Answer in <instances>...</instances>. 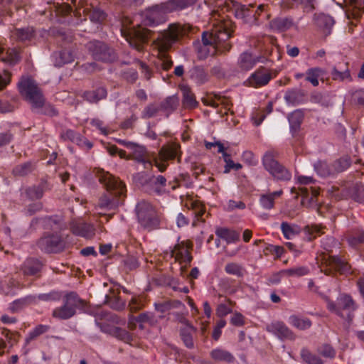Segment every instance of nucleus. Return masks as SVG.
Listing matches in <instances>:
<instances>
[{"instance_id":"nucleus-56","label":"nucleus","mask_w":364,"mask_h":364,"mask_svg":"<svg viewBox=\"0 0 364 364\" xmlns=\"http://www.w3.org/2000/svg\"><path fill=\"white\" fill-rule=\"evenodd\" d=\"M297 181L301 185H310L314 183V181L312 177L299 176L297 177Z\"/></svg>"},{"instance_id":"nucleus-13","label":"nucleus","mask_w":364,"mask_h":364,"mask_svg":"<svg viewBox=\"0 0 364 364\" xmlns=\"http://www.w3.org/2000/svg\"><path fill=\"white\" fill-rule=\"evenodd\" d=\"M110 198L109 195H105L100 198L97 208L99 214H105V211L115 209L121 203L119 199H111Z\"/></svg>"},{"instance_id":"nucleus-21","label":"nucleus","mask_w":364,"mask_h":364,"mask_svg":"<svg viewBox=\"0 0 364 364\" xmlns=\"http://www.w3.org/2000/svg\"><path fill=\"white\" fill-rule=\"evenodd\" d=\"M41 268V264L38 259H26L21 268L25 275H33L37 273Z\"/></svg>"},{"instance_id":"nucleus-37","label":"nucleus","mask_w":364,"mask_h":364,"mask_svg":"<svg viewBox=\"0 0 364 364\" xmlns=\"http://www.w3.org/2000/svg\"><path fill=\"white\" fill-rule=\"evenodd\" d=\"M332 76L334 80H348L350 77V72L348 68L338 70L336 68H334L332 71Z\"/></svg>"},{"instance_id":"nucleus-3","label":"nucleus","mask_w":364,"mask_h":364,"mask_svg":"<svg viewBox=\"0 0 364 364\" xmlns=\"http://www.w3.org/2000/svg\"><path fill=\"white\" fill-rule=\"evenodd\" d=\"M21 95L34 108H40L44 103V98L36 82L28 76H23L18 83Z\"/></svg>"},{"instance_id":"nucleus-46","label":"nucleus","mask_w":364,"mask_h":364,"mask_svg":"<svg viewBox=\"0 0 364 364\" xmlns=\"http://www.w3.org/2000/svg\"><path fill=\"white\" fill-rule=\"evenodd\" d=\"M62 136L65 139H68L73 142L79 143L81 141L80 136L77 134L73 130H67Z\"/></svg>"},{"instance_id":"nucleus-29","label":"nucleus","mask_w":364,"mask_h":364,"mask_svg":"<svg viewBox=\"0 0 364 364\" xmlns=\"http://www.w3.org/2000/svg\"><path fill=\"white\" fill-rule=\"evenodd\" d=\"M281 229L284 236L289 240L294 238L299 232V228L296 225H291L287 223H282Z\"/></svg>"},{"instance_id":"nucleus-4","label":"nucleus","mask_w":364,"mask_h":364,"mask_svg":"<svg viewBox=\"0 0 364 364\" xmlns=\"http://www.w3.org/2000/svg\"><path fill=\"white\" fill-rule=\"evenodd\" d=\"M136 211L138 221L140 225L148 230L156 228L159 225V220L153 206L148 202H139Z\"/></svg>"},{"instance_id":"nucleus-6","label":"nucleus","mask_w":364,"mask_h":364,"mask_svg":"<svg viewBox=\"0 0 364 364\" xmlns=\"http://www.w3.org/2000/svg\"><path fill=\"white\" fill-rule=\"evenodd\" d=\"M264 168L277 180L289 181L291 178V173L279 164L270 152L266 153L262 159Z\"/></svg>"},{"instance_id":"nucleus-28","label":"nucleus","mask_w":364,"mask_h":364,"mask_svg":"<svg viewBox=\"0 0 364 364\" xmlns=\"http://www.w3.org/2000/svg\"><path fill=\"white\" fill-rule=\"evenodd\" d=\"M181 90L183 97V105L186 107L191 108L196 107L197 105V102L190 89L186 86H183L181 87Z\"/></svg>"},{"instance_id":"nucleus-41","label":"nucleus","mask_w":364,"mask_h":364,"mask_svg":"<svg viewBox=\"0 0 364 364\" xmlns=\"http://www.w3.org/2000/svg\"><path fill=\"white\" fill-rule=\"evenodd\" d=\"M151 315L149 314H141L136 318H133L130 319V323H132L134 320L136 323H139V328H142V323L145 322H150Z\"/></svg>"},{"instance_id":"nucleus-27","label":"nucleus","mask_w":364,"mask_h":364,"mask_svg":"<svg viewBox=\"0 0 364 364\" xmlns=\"http://www.w3.org/2000/svg\"><path fill=\"white\" fill-rule=\"evenodd\" d=\"M302 119L303 113L301 111L295 110L291 112L288 117L290 129L296 131L299 127Z\"/></svg>"},{"instance_id":"nucleus-2","label":"nucleus","mask_w":364,"mask_h":364,"mask_svg":"<svg viewBox=\"0 0 364 364\" xmlns=\"http://www.w3.org/2000/svg\"><path fill=\"white\" fill-rule=\"evenodd\" d=\"M229 26L228 22H221L215 26L211 32L203 33L202 44L197 48L199 58H205L216 53L218 45L230 37L231 33Z\"/></svg>"},{"instance_id":"nucleus-14","label":"nucleus","mask_w":364,"mask_h":364,"mask_svg":"<svg viewBox=\"0 0 364 364\" xmlns=\"http://www.w3.org/2000/svg\"><path fill=\"white\" fill-rule=\"evenodd\" d=\"M39 246L46 252H56L60 247V239L57 235L44 237L40 240Z\"/></svg>"},{"instance_id":"nucleus-52","label":"nucleus","mask_w":364,"mask_h":364,"mask_svg":"<svg viewBox=\"0 0 364 364\" xmlns=\"http://www.w3.org/2000/svg\"><path fill=\"white\" fill-rule=\"evenodd\" d=\"M245 208V203L241 201L237 202L232 200H230L228 203V208L230 210H233L234 208L244 209Z\"/></svg>"},{"instance_id":"nucleus-20","label":"nucleus","mask_w":364,"mask_h":364,"mask_svg":"<svg viewBox=\"0 0 364 364\" xmlns=\"http://www.w3.org/2000/svg\"><path fill=\"white\" fill-rule=\"evenodd\" d=\"M259 62V58L250 53H243L239 59V65L241 69L249 70Z\"/></svg>"},{"instance_id":"nucleus-64","label":"nucleus","mask_w":364,"mask_h":364,"mask_svg":"<svg viewBox=\"0 0 364 364\" xmlns=\"http://www.w3.org/2000/svg\"><path fill=\"white\" fill-rule=\"evenodd\" d=\"M355 100H357L358 103L360 105L364 104V92L363 91H358L355 93L354 95Z\"/></svg>"},{"instance_id":"nucleus-38","label":"nucleus","mask_w":364,"mask_h":364,"mask_svg":"<svg viewBox=\"0 0 364 364\" xmlns=\"http://www.w3.org/2000/svg\"><path fill=\"white\" fill-rule=\"evenodd\" d=\"M301 356L309 364H323L321 360L316 355H312L307 350H302Z\"/></svg>"},{"instance_id":"nucleus-25","label":"nucleus","mask_w":364,"mask_h":364,"mask_svg":"<svg viewBox=\"0 0 364 364\" xmlns=\"http://www.w3.org/2000/svg\"><path fill=\"white\" fill-rule=\"evenodd\" d=\"M289 322L291 325L300 330H305L311 326L309 319L297 316H291L289 317Z\"/></svg>"},{"instance_id":"nucleus-32","label":"nucleus","mask_w":364,"mask_h":364,"mask_svg":"<svg viewBox=\"0 0 364 364\" xmlns=\"http://www.w3.org/2000/svg\"><path fill=\"white\" fill-rule=\"evenodd\" d=\"M323 70L318 68H311L306 72V80L314 86L318 85V78L323 74Z\"/></svg>"},{"instance_id":"nucleus-57","label":"nucleus","mask_w":364,"mask_h":364,"mask_svg":"<svg viewBox=\"0 0 364 364\" xmlns=\"http://www.w3.org/2000/svg\"><path fill=\"white\" fill-rule=\"evenodd\" d=\"M181 336H182V339H183L185 345L188 348H191L193 347V341L192 337L189 334L182 332Z\"/></svg>"},{"instance_id":"nucleus-18","label":"nucleus","mask_w":364,"mask_h":364,"mask_svg":"<svg viewBox=\"0 0 364 364\" xmlns=\"http://www.w3.org/2000/svg\"><path fill=\"white\" fill-rule=\"evenodd\" d=\"M282 193V191H278L261 195L259 198V204L261 207L265 210L272 209L274 205L275 198L279 197Z\"/></svg>"},{"instance_id":"nucleus-10","label":"nucleus","mask_w":364,"mask_h":364,"mask_svg":"<svg viewBox=\"0 0 364 364\" xmlns=\"http://www.w3.org/2000/svg\"><path fill=\"white\" fill-rule=\"evenodd\" d=\"M272 79V74L269 70L260 68L255 70L245 82V85L253 87L265 86Z\"/></svg>"},{"instance_id":"nucleus-31","label":"nucleus","mask_w":364,"mask_h":364,"mask_svg":"<svg viewBox=\"0 0 364 364\" xmlns=\"http://www.w3.org/2000/svg\"><path fill=\"white\" fill-rule=\"evenodd\" d=\"M73 60V53L70 50H63L58 54V58H56L55 64L57 66H61L64 64L72 63Z\"/></svg>"},{"instance_id":"nucleus-54","label":"nucleus","mask_w":364,"mask_h":364,"mask_svg":"<svg viewBox=\"0 0 364 364\" xmlns=\"http://www.w3.org/2000/svg\"><path fill=\"white\" fill-rule=\"evenodd\" d=\"M157 111L158 109L155 105H150L144 109L143 114L146 117H151L154 116Z\"/></svg>"},{"instance_id":"nucleus-42","label":"nucleus","mask_w":364,"mask_h":364,"mask_svg":"<svg viewBox=\"0 0 364 364\" xmlns=\"http://www.w3.org/2000/svg\"><path fill=\"white\" fill-rule=\"evenodd\" d=\"M319 353L327 358H333L335 355L334 349L329 345H323L319 348Z\"/></svg>"},{"instance_id":"nucleus-34","label":"nucleus","mask_w":364,"mask_h":364,"mask_svg":"<svg viewBox=\"0 0 364 364\" xmlns=\"http://www.w3.org/2000/svg\"><path fill=\"white\" fill-rule=\"evenodd\" d=\"M1 60L9 65H14L19 60V54L16 49H9L6 52V55L3 56Z\"/></svg>"},{"instance_id":"nucleus-63","label":"nucleus","mask_w":364,"mask_h":364,"mask_svg":"<svg viewBox=\"0 0 364 364\" xmlns=\"http://www.w3.org/2000/svg\"><path fill=\"white\" fill-rule=\"evenodd\" d=\"M11 136L9 134H0V146L8 144L11 141Z\"/></svg>"},{"instance_id":"nucleus-23","label":"nucleus","mask_w":364,"mask_h":364,"mask_svg":"<svg viewBox=\"0 0 364 364\" xmlns=\"http://www.w3.org/2000/svg\"><path fill=\"white\" fill-rule=\"evenodd\" d=\"M210 356L213 360L217 361L232 363L234 360V357L230 353L221 348L213 350L210 353Z\"/></svg>"},{"instance_id":"nucleus-40","label":"nucleus","mask_w":364,"mask_h":364,"mask_svg":"<svg viewBox=\"0 0 364 364\" xmlns=\"http://www.w3.org/2000/svg\"><path fill=\"white\" fill-rule=\"evenodd\" d=\"M335 268L342 273H346L350 269L349 265L340 258L335 259Z\"/></svg>"},{"instance_id":"nucleus-59","label":"nucleus","mask_w":364,"mask_h":364,"mask_svg":"<svg viewBox=\"0 0 364 364\" xmlns=\"http://www.w3.org/2000/svg\"><path fill=\"white\" fill-rule=\"evenodd\" d=\"M242 157H243L244 160L249 164H251V165L255 164V157L252 152L245 151L243 153Z\"/></svg>"},{"instance_id":"nucleus-9","label":"nucleus","mask_w":364,"mask_h":364,"mask_svg":"<svg viewBox=\"0 0 364 364\" xmlns=\"http://www.w3.org/2000/svg\"><path fill=\"white\" fill-rule=\"evenodd\" d=\"M88 49L92 53L93 58L97 60L112 61L115 58L112 50L99 41H92L88 44Z\"/></svg>"},{"instance_id":"nucleus-39","label":"nucleus","mask_w":364,"mask_h":364,"mask_svg":"<svg viewBox=\"0 0 364 364\" xmlns=\"http://www.w3.org/2000/svg\"><path fill=\"white\" fill-rule=\"evenodd\" d=\"M225 271L230 274H233L237 277L242 275V269L241 267L235 263H230L225 266Z\"/></svg>"},{"instance_id":"nucleus-53","label":"nucleus","mask_w":364,"mask_h":364,"mask_svg":"<svg viewBox=\"0 0 364 364\" xmlns=\"http://www.w3.org/2000/svg\"><path fill=\"white\" fill-rule=\"evenodd\" d=\"M45 331H46V327L45 326H39L36 327L33 331H31L30 333L29 338L26 339L27 342L29 340H31V339L36 337L37 336L41 334Z\"/></svg>"},{"instance_id":"nucleus-36","label":"nucleus","mask_w":364,"mask_h":364,"mask_svg":"<svg viewBox=\"0 0 364 364\" xmlns=\"http://www.w3.org/2000/svg\"><path fill=\"white\" fill-rule=\"evenodd\" d=\"M314 169L317 173L322 177H325L331 173L330 168L324 161H318L315 164Z\"/></svg>"},{"instance_id":"nucleus-19","label":"nucleus","mask_w":364,"mask_h":364,"mask_svg":"<svg viewBox=\"0 0 364 364\" xmlns=\"http://www.w3.org/2000/svg\"><path fill=\"white\" fill-rule=\"evenodd\" d=\"M218 237L225 240L228 243H234L240 238V234L235 230L225 228H219L215 230Z\"/></svg>"},{"instance_id":"nucleus-16","label":"nucleus","mask_w":364,"mask_h":364,"mask_svg":"<svg viewBox=\"0 0 364 364\" xmlns=\"http://www.w3.org/2000/svg\"><path fill=\"white\" fill-rule=\"evenodd\" d=\"M71 228L74 234L86 238H90L94 235L95 230L90 224L74 222Z\"/></svg>"},{"instance_id":"nucleus-17","label":"nucleus","mask_w":364,"mask_h":364,"mask_svg":"<svg viewBox=\"0 0 364 364\" xmlns=\"http://www.w3.org/2000/svg\"><path fill=\"white\" fill-rule=\"evenodd\" d=\"M171 257H175L176 260L189 263L191 260V257L189 255L188 247L183 243L177 244L173 250H171Z\"/></svg>"},{"instance_id":"nucleus-12","label":"nucleus","mask_w":364,"mask_h":364,"mask_svg":"<svg viewBox=\"0 0 364 364\" xmlns=\"http://www.w3.org/2000/svg\"><path fill=\"white\" fill-rule=\"evenodd\" d=\"M177 154L178 151L176 145L163 147L159 153V159L162 161V162L159 163L156 159L155 164L159 168L160 171H164L166 167V164L164 163V161L168 159L175 158L177 156Z\"/></svg>"},{"instance_id":"nucleus-62","label":"nucleus","mask_w":364,"mask_h":364,"mask_svg":"<svg viewBox=\"0 0 364 364\" xmlns=\"http://www.w3.org/2000/svg\"><path fill=\"white\" fill-rule=\"evenodd\" d=\"M321 20L325 22L326 26H332L334 24L333 18L328 15H321Z\"/></svg>"},{"instance_id":"nucleus-11","label":"nucleus","mask_w":364,"mask_h":364,"mask_svg":"<svg viewBox=\"0 0 364 364\" xmlns=\"http://www.w3.org/2000/svg\"><path fill=\"white\" fill-rule=\"evenodd\" d=\"M100 181L106 186L107 189L113 191L116 196H122L125 191L124 183L108 172H103L100 176Z\"/></svg>"},{"instance_id":"nucleus-47","label":"nucleus","mask_w":364,"mask_h":364,"mask_svg":"<svg viewBox=\"0 0 364 364\" xmlns=\"http://www.w3.org/2000/svg\"><path fill=\"white\" fill-rule=\"evenodd\" d=\"M230 309L226 304H221L217 308L216 314L219 317H223L230 313Z\"/></svg>"},{"instance_id":"nucleus-24","label":"nucleus","mask_w":364,"mask_h":364,"mask_svg":"<svg viewBox=\"0 0 364 364\" xmlns=\"http://www.w3.org/2000/svg\"><path fill=\"white\" fill-rule=\"evenodd\" d=\"M191 78L196 84L201 85L207 82L208 75L203 68L196 67L191 70Z\"/></svg>"},{"instance_id":"nucleus-35","label":"nucleus","mask_w":364,"mask_h":364,"mask_svg":"<svg viewBox=\"0 0 364 364\" xmlns=\"http://www.w3.org/2000/svg\"><path fill=\"white\" fill-rule=\"evenodd\" d=\"M284 272L288 277H301L308 274L309 269L305 267H296L287 269H284Z\"/></svg>"},{"instance_id":"nucleus-49","label":"nucleus","mask_w":364,"mask_h":364,"mask_svg":"<svg viewBox=\"0 0 364 364\" xmlns=\"http://www.w3.org/2000/svg\"><path fill=\"white\" fill-rule=\"evenodd\" d=\"M242 168V165L239 163H235L232 159L229 161L225 166L224 172L229 173L231 169L239 170Z\"/></svg>"},{"instance_id":"nucleus-26","label":"nucleus","mask_w":364,"mask_h":364,"mask_svg":"<svg viewBox=\"0 0 364 364\" xmlns=\"http://www.w3.org/2000/svg\"><path fill=\"white\" fill-rule=\"evenodd\" d=\"M107 95V91L103 87H100L94 91L87 92L85 94V99L90 102H97L105 98Z\"/></svg>"},{"instance_id":"nucleus-33","label":"nucleus","mask_w":364,"mask_h":364,"mask_svg":"<svg viewBox=\"0 0 364 364\" xmlns=\"http://www.w3.org/2000/svg\"><path fill=\"white\" fill-rule=\"evenodd\" d=\"M34 33V31L32 28H26L21 29H16L14 32V35L20 41L31 40Z\"/></svg>"},{"instance_id":"nucleus-22","label":"nucleus","mask_w":364,"mask_h":364,"mask_svg":"<svg viewBox=\"0 0 364 364\" xmlns=\"http://www.w3.org/2000/svg\"><path fill=\"white\" fill-rule=\"evenodd\" d=\"M125 145L133 151L134 157L136 161L143 164L147 163L149 165H151L149 161H146V151L144 146H138L131 142H127Z\"/></svg>"},{"instance_id":"nucleus-7","label":"nucleus","mask_w":364,"mask_h":364,"mask_svg":"<svg viewBox=\"0 0 364 364\" xmlns=\"http://www.w3.org/2000/svg\"><path fill=\"white\" fill-rule=\"evenodd\" d=\"M79 303L80 300L75 294H68L64 299L63 305L53 311V316L60 319H67L72 317L75 314Z\"/></svg>"},{"instance_id":"nucleus-58","label":"nucleus","mask_w":364,"mask_h":364,"mask_svg":"<svg viewBox=\"0 0 364 364\" xmlns=\"http://www.w3.org/2000/svg\"><path fill=\"white\" fill-rule=\"evenodd\" d=\"M28 194L33 198H40L43 195V192L38 188H33L28 191Z\"/></svg>"},{"instance_id":"nucleus-50","label":"nucleus","mask_w":364,"mask_h":364,"mask_svg":"<svg viewBox=\"0 0 364 364\" xmlns=\"http://www.w3.org/2000/svg\"><path fill=\"white\" fill-rule=\"evenodd\" d=\"M364 242V234H360L358 237L351 236L348 238V243L350 246L355 247L358 244Z\"/></svg>"},{"instance_id":"nucleus-30","label":"nucleus","mask_w":364,"mask_h":364,"mask_svg":"<svg viewBox=\"0 0 364 364\" xmlns=\"http://www.w3.org/2000/svg\"><path fill=\"white\" fill-rule=\"evenodd\" d=\"M292 26V21L288 18H277L271 22V27L274 30L284 31Z\"/></svg>"},{"instance_id":"nucleus-55","label":"nucleus","mask_w":364,"mask_h":364,"mask_svg":"<svg viewBox=\"0 0 364 364\" xmlns=\"http://www.w3.org/2000/svg\"><path fill=\"white\" fill-rule=\"evenodd\" d=\"M105 17V14L100 10H95L90 15L91 21H100Z\"/></svg>"},{"instance_id":"nucleus-61","label":"nucleus","mask_w":364,"mask_h":364,"mask_svg":"<svg viewBox=\"0 0 364 364\" xmlns=\"http://www.w3.org/2000/svg\"><path fill=\"white\" fill-rule=\"evenodd\" d=\"M176 223L178 227H183L188 224V220L182 213H179L176 218Z\"/></svg>"},{"instance_id":"nucleus-1","label":"nucleus","mask_w":364,"mask_h":364,"mask_svg":"<svg viewBox=\"0 0 364 364\" xmlns=\"http://www.w3.org/2000/svg\"><path fill=\"white\" fill-rule=\"evenodd\" d=\"M196 0H169L156 5L146 11L131 17H126L122 21L120 32L130 46L141 50L143 43L148 38L149 31L144 26H156L167 19V14L181 10L193 4Z\"/></svg>"},{"instance_id":"nucleus-45","label":"nucleus","mask_w":364,"mask_h":364,"mask_svg":"<svg viewBox=\"0 0 364 364\" xmlns=\"http://www.w3.org/2000/svg\"><path fill=\"white\" fill-rule=\"evenodd\" d=\"M31 171V165L29 164H25L21 166H16L14 169V173L16 175H26Z\"/></svg>"},{"instance_id":"nucleus-48","label":"nucleus","mask_w":364,"mask_h":364,"mask_svg":"<svg viewBox=\"0 0 364 364\" xmlns=\"http://www.w3.org/2000/svg\"><path fill=\"white\" fill-rule=\"evenodd\" d=\"M230 322L232 325L240 326L244 324V317L240 313H235L231 317Z\"/></svg>"},{"instance_id":"nucleus-60","label":"nucleus","mask_w":364,"mask_h":364,"mask_svg":"<svg viewBox=\"0 0 364 364\" xmlns=\"http://www.w3.org/2000/svg\"><path fill=\"white\" fill-rule=\"evenodd\" d=\"M9 74L6 72L0 73V89H2L9 82Z\"/></svg>"},{"instance_id":"nucleus-8","label":"nucleus","mask_w":364,"mask_h":364,"mask_svg":"<svg viewBox=\"0 0 364 364\" xmlns=\"http://www.w3.org/2000/svg\"><path fill=\"white\" fill-rule=\"evenodd\" d=\"M328 309L343 318H350V313L355 309L354 304L348 295H341L338 299V306L333 302L328 301Z\"/></svg>"},{"instance_id":"nucleus-43","label":"nucleus","mask_w":364,"mask_h":364,"mask_svg":"<svg viewBox=\"0 0 364 364\" xmlns=\"http://www.w3.org/2000/svg\"><path fill=\"white\" fill-rule=\"evenodd\" d=\"M285 276H287V274L284 272V270H282L271 275L268 279V282L270 284H277L281 282L282 278Z\"/></svg>"},{"instance_id":"nucleus-5","label":"nucleus","mask_w":364,"mask_h":364,"mask_svg":"<svg viewBox=\"0 0 364 364\" xmlns=\"http://www.w3.org/2000/svg\"><path fill=\"white\" fill-rule=\"evenodd\" d=\"M181 33L182 29L178 25H170L167 31L161 32L156 39L154 40L155 47L159 52L166 51L176 41Z\"/></svg>"},{"instance_id":"nucleus-15","label":"nucleus","mask_w":364,"mask_h":364,"mask_svg":"<svg viewBox=\"0 0 364 364\" xmlns=\"http://www.w3.org/2000/svg\"><path fill=\"white\" fill-rule=\"evenodd\" d=\"M267 330L280 338H291V331L281 322H274L267 326Z\"/></svg>"},{"instance_id":"nucleus-44","label":"nucleus","mask_w":364,"mask_h":364,"mask_svg":"<svg viewBox=\"0 0 364 364\" xmlns=\"http://www.w3.org/2000/svg\"><path fill=\"white\" fill-rule=\"evenodd\" d=\"M350 166V160L348 157L342 158L336 163V168L338 171H343Z\"/></svg>"},{"instance_id":"nucleus-51","label":"nucleus","mask_w":364,"mask_h":364,"mask_svg":"<svg viewBox=\"0 0 364 364\" xmlns=\"http://www.w3.org/2000/svg\"><path fill=\"white\" fill-rule=\"evenodd\" d=\"M178 102V98L175 96H171L167 98L165 107L167 109H173L176 107Z\"/></svg>"}]
</instances>
